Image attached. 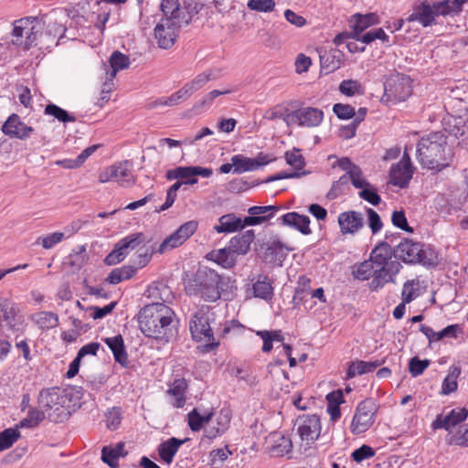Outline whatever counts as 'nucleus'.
Returning <instances> with one entry per match:
<instances>
[{
  "label": "nucleus",
  "mask_w": 468,
  "mask_h": 468,
  "mask_svg": "<svg viewBox=\"0 0 468 468\" xmlns=\"http://www.w3.org/2000/svg\"><path fill=\"white\" fill-rule=\"evenodd\" d=\"M203 6L197 0H183V5L178 0H162V17L154 30L158 47L164 49L172 48L181 27L189 25Z\"/></svg>",
  "instance_id": "1"
},
{
  "label": "nucleus",
  "mask_w": 468,
  "mask_h": 468,
  "mask_svg": "<svg viewBox=\"0 0 468 468\" xmlns=\"http://www.w3.org/2000/svg\"><path fill=\"white\" fill-rule=\"evenodd\" d=\"M139 327L147 337L168 342L176 333L174 311L162 303L145 305L139 312Z\"/></svg>",
  "instance_id": "2"
},
{
  "label": "nucleus",
  "mask_w": 468,
  "mask_h": 468,
  "mask_svg": "<svg viewBox=\"0 0 468 468\" xmlns=\"http://www.w3.org/2000/svg\"><path fill=\"white\" fill-rule=\"evenodd\" d=\"M443 132H433L420 139L417 144V159L422 167L441 171L452 163L454 153Z\"/></svg>",
  "instance_id": "3"
},
{
  "label": "nucleus",
  "mask_w": 468,
  "mask_h": 468,
  "mask_svg": "<svg viewBox=\"0 0 468 468\" xmlns=\"http://www.w3.org/2000/svg\"><path fill=\"white\" fill-rule=\"evenodd\" d=\"M468 0H442L431 4L428 0H419L412 6L411 14L407 17L408 23L418 22L423 27L436 23L439 16H446L458 14Z\"/></svg>",
  "instance_id": "4"
},
{
  "label": "nucleus",
  "mask_w": 468,
  "mask_h": 468,
  "mask_svg": "<svg viewBox=\"0 0 468 468\" xmlns=\"http://www.w3.org/2000/svg\"><path fill=\"white\" fill-rule=\"evenodd\" d=\"M222 282L220 275L207 267H199L186 283L188 295L199 296L206 302H216L221 296Z\"/></svg>",
  "instance_id": "5"
},
{
  "label": "nucleus",
  "mask_w": 468,
  "mask_h": 468,
  "mask_svg": "<svg viewBox=\"0 0 468 468\" xmlns=\"http://www.w3.org/2000/svg\"><path fill=\"white\" fill-rule=\"evenodd\" d=\"M214 314L208 305H202L192 315L189 323V330L193 339L197 342H205V351L215 350L219 342L216 341L210 323Z\"/></svg>",
  "instance_id": "6"
},
{
  "label": "nucleus",
  "mask_w": 468,
  "mask_h": 468,
  "mask_svg": "<svg viewBox=\"0 0 468 468\" xmlns=\"http://www.w3.org/2000/svg\"><path fill=\"white\" fill-rule=\"evenodd\" d=\"M38 405L47 414V418L54 422L62 421L68 415L69 398L64 390L54 387L42 389L38 396Z\"/></svg>",
  "instance_id": "7"
},
{
  "label": "nucleus",
  "mask_w": 468,
  "mask_h": 468,
  "mask_svg": "<svg viewBox=\"0 0 468 468\" xmlns=\"http://www.w3.org/2000/svg\"><path fill=\"white\" fill-rule=\"evenodd\" d=\"M393 252L396 259L401 260L405 263H420L425 266L436 264V257L431 250H426L424 244L410 239H403L393 249Z\"/></svg>",
  "instance_id": "8"
},
{
  "label": "nucleus",
  "mask_w": 468,
  "mask_h": 468,
  "mask_svg": "<svg viewBox=\"0 0 468 468\" xmlns=\"http://www.w3.org/2000/svg\"><path fill=\"white\" fill-rule=\"evenodd\" d=\"M295 426L301 440L300 449L306 452L320 437L322 431L320 417L316 414L302 415L297 418Z\"/></svg>",
  "instance_id": "9"
},
{
  "label": "nucleus",
  "mask_w": 468,
  "mask_h": 468,
  "mask_svg": "<svg viewBox=\"0 0 468 468\" xmlns=\"http://www.w3.org/2000/svg\"><path fill=\"white\" fill-rule=\"evenodd\" d=\"M151 239L143 232L133 233L119 240L114 249L106 256L104 262L107 265H115L122 261L129 252L141 244L149 243Z\"/></svg>",
  "instance_id": "10"
},
{
  "label": "nucleus",
  "mask_w": 468,
  "mask_h": 468,
  "mask_svg": "<svg viewBox=\"0 0 468 468\" xmlns=\"http://www.w3.org/2000/svg\"><path fill=\"white\" fill-rule=\"evenodd\" d=\"M377 411L378 407L373 399L359 402L350 425L351 432L357 435L367 431L373 425Z\"/></svg>",
  "instance_id": "11"
},
{
  "label": "nucleus",
  "mask_w": 468,
  "mask_h": 468,
  "mask_svg": "<svg viewBox=\"0 0 468 468\" xmlns=\"http://www.w3.org/2000/svg\"><path fill=\"white\" fill-rule=\"evenodd\" d=\"M410 77L403 74L391 75L385 82V96L388 100L398 102L407 100L412 92Z\"/></svg>",
  "instance_id": "12"
},
{
  "label": "nucleus",
  "mask_w": 468,
  "mask_h": 468,
  "mask_svg": "<svg viewBox=\"0 0 468 468\" xmlns=\"http://www.w3.org/2000/svg\"><path fill=\"white\" fill-rule=\"evenodd\" d=\"M198 223L196 220H190L181 225L174 233L165 238L157 247L160 254L171 250L187 240L197 229Z\"/></svg>",
  "instance_id": "13"
},
{
  "label": "nucleus",
  "mask_w": 468,
  "mask_h": 468,
  "mask_svg": "<svg viewBox=\"0 0 468 468\" xmlns=\"http://www.w3.org/2000/svg\"><path fill=\"white\" fill-rule=\"evenodd\" d=\"M288 118L292 121V124L296 123L299 126L313 128L321 124L324 112L318 108L303 107L292 111Z\"/></svg>",
  "instance_id": "14"
},
{
  "label": "nucleus",
  "mask_w": 468,
  "mask_h": 468,
  "mask_svg": "<svg viewBox=\"0 0 468 468\" xmlns=\"http://www.w3.org/2000/svg\"><path fill=\"white\" fill-rule=\"evenodd\" d=\"M271 161L272 158L263 153H259L255 158L246 157L241 154L233 155L231 157V162L234 165L233 172L236 174L255 171Z\"/></svg>",
  "instance_id": "15"
},
{
  "label": "nucleus",
  "mask_w": 468,
  "mask_h": 468,
  "mask_svg": "<svg viewBox=\"0 0 468 468\" xmlns=\"http://www.w3.org/2000/svg\"><path fill=\"white\" fill-rule=\"evenodd\" d=\"M1 130L5 135L20 140H27L34 131L33 127L27 126L16 113L7 118Z\"/></svg>",
  "instance_id": "16"
},
{
  "label": "nucleus",
  "mask_w": 468,
  "mask_h": 468,
  "mask_svg": "<svg viewBox=\"0 0 468 468\" xmlns=\"http://www.w3.org/2000/svg\"><path fill=\"white\" fill-rule=\"evenodd\" d=\"M400 268L401 264L398 261H393L389 265L384 266V268L376 267L374 278L369 283V289L371 291H378L388 282H394V278L399 273Z\"/></svg>",
  "instance_id": "17"
},
{
  "label": "nucleus",
  "mask_w": 468,
  "mask_h": 468,
  "mask_svg": "<svg viewBox=\"0 0 468 468\" xmlns=\"http://www.w3.org/2000/svg\"><path fill=\"white\" fill-rule=\"evenodd\" d=\"M338 224L343 234H355L364 227V216L355 210L345 211L339 214Z\"/></svg>",
  "instance_id": "18"
},
{
  "label": "nucleus",
  "mask_w": 468,
  "mask_h": 468,
  "mask_svg": "<svg viewBox=\"0 0 468 468\" xmlns=\"http://www.w3.org/2000/svg\"><path fill=\"white\" fill-rule=\"evenodd\" d=\"M468 417V410L465 408L452 410L451 412L442 417L439 414L435 420L432 422L431 427L433 430L444 429L451 431L452 428L464 421Z\"/></svg>",
  "instance_id": "19"
},
{
  "label": "nucleus",
  "mask_w": 468,
  "mask_h": 468,
  "mask_svg": "<svg viewBox=\"0 0 468 468\" xmlns=\"http://www.w3.org/2000/svg\"><path fill=\"white\" fill-rule=\"evenodd\" d=\"M35 16H26L14 22L12 32V43L16 46L24 48L25 43L29 41L31 31L34 28L33 22Z\"/></svg>",
  "instance_id": "20"
},
{
  "label": "nucleus",
  "mask_w": 468,
  "mask_h": 468,
  "mask_svg": "<svg viewBox=\"0 0 468 468\" xmlns=\"http://www.w3.org/2000/svg\"><path fill=\"white\" fill-rule=\"evenodd\" d=\"M319 58L321 69L325 74L335 71L345 61L344 52L335 48L324 50L320 53Z\"/></svg>",
  "instance_id": "21"
},
{
  "label": "nucleus",
  "mask_w": 468,
  "mask_h": 468,
  "mask_svg": "<svg viewBox=\"0 0 468 468\" xmlns=\"http://www.w3.org/2000/svg\"><path fill=\"white\" fill-rule=\"evenodd\" d=\"M264 245L265 251L263 253V260L267 263L282 265L287 256L288 249L277 239L269 240Z\"/></svg>",
  "instance_id": "22"
},
{
  "label": "nucleus",
  "mask_w": 468,
  "mask_h": 468,
  "mask_svg": "<svg viewBox=\"0 0 468 468\" xmlns=\"http://www.w3.org/2000/svg\"><path fill=\"white\" fill-rule=\"evenodd\" d=\"M230 419V410L228 409L221 410L212 425L205 430V436L208 439H214L222 435L229 429Z\"/></svg>",
  "instance_id": "23"
},
{
  "label": "nucleus",
  "mask_w": 468,
  "mask_h": 468,
  "mask_svg": "<svg viewBox=\"0 0 468 468\" xmlns=\"http://www.w3.org/2000/svg\"><path fill=\"white\" fill-rule=\"evenodd\" d=\"M112 179L122 187H128L135 183L132 174L131 164L129 161L117 162L112 165Z\"/></svg>",
  "instance_id": "24"
},
{
  "label": "nucleus",
  "mask_w": 468,
  "mask_h": 468,
  "mask_svg": "<svg viewBox=\"0 0 468 468\" xmlns=\"http://www.w3.org/2000/svg\"><path fill=\"white\" fill-rule=\"evenodd\" d=\"M220 77V69H210L198 75H197L190 82L183 86L184 90H187V95L190 97L195 91L204 87L209 80H217Z\"/></svg>",
  "instance_id": "25"
},
{
  "label": "nucleus",
  "mask_w": 468,
  "mask_h": 468,
  "mask_svg": "<svg viewBox=\"0 0 468 468\" xmlns=\"http://www.w3.org/2000/svg\"><path fill=\"white\" fill-rule=\"evenodd\" d=\"M378 16L375 13L366 15L356 14L352 16L353 39L359 40V35L367 27L378 24Z\"/></svg>",
  "instance_id": "26"
},
{
  "label": "nucleus",
  "mask_w": 468,
  "mask_h": 468,
  "mask_svg": "<svg viewBox=\"0 0 468 468\" xmlns=\"http://www.w3.org/2000/svg\"><path fill=\"white\" fill-rule=\"evenodd\" d=\"M393 256L392 247L387 242H381L371 251L369 260L372 261L375 268H384L393 261L391 260Z\"/></svg>",
  "instance_id": "27"
},
{
  "label": "nucleus",
  "mask_w": 468,
  "mask_h": 468,
  "mask_svg": "<svg viewBox=\"0 0 468 468\" xmlns=\"http://www.w3.org/2000/svg\"><path fill=\"white\" fill-rule=\"evenodd\" d=\"M413 172V169L407 168L405 165L395 164L390 168L389 182L393 186L404 188L408 186Z\"/></svg>",
  "instance_id": "28"
},
{
  "label": "nucleus",
  "mask_w": 468,
  "mask_h": 468,
  "mask_svg": "<svg viewBox=\"0 0 468 468\" xmlns=\"http://www.w3.org/2000/svg\"><path fill=\"white\" fill-rule=\"evenodd\" d=\"M254 237L255 235L252 229L247 230L241 235L233 237L229 241V250H232L235 255L247 254Z\"/></svg>",
  "instance_id": "29"
},
{
  "label": "nucleus",
  "mask_w": 468,
  "mask_h": 468,
  "mask_svg": "<svg viewBox=\"0 0 468 468\" xmlns=\"http://www.w3.org/2000/svg\"><path fill=\"white\" fill-rule=\"evenodd\" d=\"M282 221L283 225L292 227L304 235L311 233L309 228L310 218L308 216L289 212L282 217Z\"/></svg>",
  "instance_id": "30"
},
{
  "label": "nucleus",
  "mask_w": 468,
  "mask_h": 468,
  "mask_svg": "<svg viewBox=\"0 0 468 468\" xmlns=\"http://www.w3.org/2000/svg\"><path fill=\"white\" fill-rule=\"evenodd\" d=\"M187 441H189L188 438L180 440V439L172 437V438L163 441L158 446L159 456L161 457V459L164 462H165L167 463H171L174 459V456L177 452L179 447L181 445H183L185 442H186Z\"/></svg>",
  "instance_id": "31"
},
{
  "label": "nucleus",
  "mask_w": 468,
  "mask_h": 468,
  "mask_svg": "<svg viewBox=\"0 0 468 468\" xmlns=\"http://www.w3.org/2000/svg\"><path fill=\"white\" fill-rule=\"evenodd\" d=\"M44 17L45 16H35L33 22L34 28L31 31L30 39L25 43L23 48L25 50H28L33 47H38L40 49H44L43 30L46 27Z\"/></svg>",
  "instance_id": "32"
},
{
  "label": "nucleus",
  "mask_w": 468,
  "mask_h": 468,
  "mask_svg": "<svg viewBox=\"0 0 468 468\" xmlns=\"http://www.w3.org/2000/svg\"><path fill=\"white\" fill-rule=\"evenodd\" d=\"M65 32L66 27L61 24L55 21L48 24L46 23V27L43 30L44 49L49 48L52 45L57 46V38H61Z\"/></svg>",
  "instance_id": "33"
},
{
  "label": "nucleus",
  "mask_w": 468,
  "mask_h": 468,
  "mask_svg": "<svg viewBox=\"0 0 468 468\" xmlns=\"http://www.w3.org/2000/svg\"><path fill=\"white\" fill-rule=\"evenodd\" d=\"M104 342L112 350L115 361L126 367L129 361L122 335H118L113 337H107L104 339Z\"/></svg>",
  "instance_id": "34"
},
{
  "label": "nucleus",
  "mask_w": 468,
  "mask_h": 468,
  "mask_svg": "<svg viewBox=\"0 0 468 468\" xmlns=\"http://www.w3.org/2000/svg\"><path fill=\"white\" fill-rule=\"evenodd\" d=\"M218 233H230L242 229V219L235 214H226L218 218V224L214 226Z\"/></svg>",
  "instance_id": "35"
},
{
  "label": "nucleus",
  "mask_w": 468,
  "mask_h": 468,
  "mask_svg": "<svg viewBox=\"0 0 468 468\" xmlns=\"http://www.w3.org/2000/svg\"><path fill=\"white\" fill-rule=\"evenodd\" d=\"M127 454L124 452V443L118 442L115 447L104 446L101 450V460L107 463L111 468H118V459L121 456Z\"/></svg>",
  "instance_id": "36"
},
{
  "label": "nucleus",
  "mask_w": 468,
  "mask_h": 468,
  "mask_svg": "<svg viewBox=\"0 0 468 468\" xmlns=\"http://www.w3.org/2000/svg\"><path fill=\"white\" fill-rule=\"evenodd\" d=\"M207 259L213 261L223 268H231L236 263V255L229 250V246L218 250H212L207 255Z\"/></svg>",
  "instance_id": "37"
},
{
  "label": "nucleus",
  "mask_w": 468,
  "mask_h": 468,
  "mask_svg": "<svg viewBox=\"0 0 468 468\" xmlns=\"http://www.w3.org/2000/svg\"><path fill=\"white\" fill-rule=\"evenodd\" d=\"M187 383L185 378H176L171 384L167 393L174 397L173 406L176 408H182L186 403V390Z\"/></svg>",
  "instance_id": "38"
},
{
  "label": "nucleus",
  "mask_w": 468,
  "mask_h": 468,
  "mask_svg": "<svg viewBox=\"0 0 468 468\" xmlns=\"http://www.w3.org/2000/svg\"><path fill=\"white\" fill-rule=\"evenodd\" d=\"M109 62L112 68L111 72H107V74H109L108 80L110 81H112L118 71L127 69L131 63L128 56L117 50L112 52V54L110 57Z\"/></svg>",
  "instance_id": "39"
},
{
  "label": "nucleus",
  "mask_w": 468,
  "mask_h": 468,
  "mask_svg": "<svg viewBox=\"0 0 468 468\" xmlns=\"http://www.w3.org/2000/svg\"><path fill=\"white\" fill-rule=\"evenodd\" d=\"M32 321L39 329L48 330L58 326V316L52 312H38L32 316Z\"/></svg>",
  "instance_id": "40"
},
{
  "label": "nucleus",
  "mask_w": 468,
  "mask_h": 468,
  "mask_svg": "<svg viewBox=\"0 0 468 468\" xmlns=\"http://www.w3.org/2000/svg\"><path fill=\"white\" fill-rule=\"evenodd\" d=\"M461 371V367L457 366H452L449 368L448 375L443 379L441 384V394L450 395L451 393L457 390V378L460 377Z\"/></svg>",
  "instance_id": "41"
},
{
  "label": "nucleus",
  "mask_w": 468,
  "mask_h": 468,
  "mask_svg": "<svg viewBox=\"0 0 468 468\" xmlns=\"http://www.w3.org/2000/svg\"><path fill=\"white\" fill-rule=\"evenodd\" d=\"M292 442L289 437L279 436L270 447L269 452L273 457H282L292 452Z\"/></svg>",
  "instance_id": "42"
},
{
  "label": "nucleus",
  "mask_w": 468,
  "mask_h": 468,
  "mask_svg": "<svg viewBox=\"0 0 468 468\" xmlns=\"http://www.w3.org/2000/svg\"><path fill=\"white\" fill-rule=\"evenodd\" d=\"M135 271L136 269L130 265L115 268L110 272L106 278V282L111 284H118L124 280L132 278Z\"/></svg>",
  "instance_id": "43"
},
{
  "label": "nucleus",
  "mask_w": 468,
  "mask_h": 468,
  "mask_svg": "<svg viewBox=\"0 0 468 468\" xmlns=\"http://www.w3.org/2000/svg\"><path fill=\"white\" fill-rule=\"evenodd\" d=\"M47 417L42 409L30 408L26 418L20 420L17 428H35Z\"/></svg>",
  "instance_id": "44"
},
{
  "label": "nucleus",
  "mask_w": 468,
  "mask_h": 468,
  "mask_svg": "<svg viewBox=\"0 0 468 468\" xmlns=\"http://www.w3.org/2000/svg\"><path fill=\"white\" fill-rule=\"evenodd\" d=\"M105 423L108 430L113 431L120 428L122 420V410L120 407L108 409L104 413Z\"/></svg>",
  "instance_id": "45"
},
{
  "label": "nucleus",
  "mask_w": 468,
  "mask_h": 468,
  "mask_svg": "<svg viewBox=\"0 0 468 468\" xmlns=\"http://www.w3.org/2000/svg\"><path fill=\"white\" fill-rule=\"evenodd\" d=\"M379 366L378 361L375 362H366V361H356L351 363L349 368L347 370V378H351L356 375H362L366 373L372 372Z\"/></svg>",
  "instance_id": "46"
},
{
  "label": "nucleus",
  "mask_w": 468,
  "mask_h": 468,
  "mask_svg": "<svg viewBox=\"0 0 468 468\" xmlns=\"http://www.w3.org/2000/svg\"><path fill=\"white\" fill-rule=\"evenodd\" d=\"M253 292L255 297L261 299H270L273 294V288L266 276H261L253 284Z\"/></svg>",
  "instance_id": "47"
},
{
  "label": "nucleus",
  "mask_w": 468,
  "mask_h": 468,
  "mask_svg": "<svg viewBox=\"0 0 468 468\" xmlns=\"http://www.w3.org/2000/svg\"><path fill=\"white\" fill-rule=\"evenodd\" d=\"M213 413L208 412L205 415H201L197 409H194L187 415L188 418V425L193 431H200L203 426L207 423L211 418Z\"/></svg>",
  "instance_id": "48"
},
{
  "label": "nucleus",
  "mask_w": 468,
  "mask_h": 468,
  "mask_svg": "<svg viewBox=\"0 0 468 468\" xmlns=\"http://www.w3.org/2000/svg\"><path fill=\"white\" fill-rule=\"evenodd\" d=\"M44 112L46 115L53 116L61 122H74L76 121V118L70 115L66 110L53 103L46 105Z\"/></svg>",
  "instance_id": "49"
},
{
  "label": "nucleus",
  "mask_w": 468,
  "mask_h": 468,
  "mask_svg": "<svg viewBox=\"0 0 468 468\" xmlns=\"http://www.w3.org/2000/svg\"><path fill=\"white\" fill-rule=\"evenodd\" d=\"M20 437L19 428H8L0 432V452L10 448Z\"/></svg>",
  "instance_id": "50"
},
{
  "label": "nucleus",
  "mask_w": 468,
  "mask_h": 468,
  "mask_svg": "<svg viewBox=\"0 0 468 468\" xmlns=\"http://www.w3.org/2000/svg\"><path fill=\"white\" fill-rule=\"evenodd\" d=\"M187 90L186 91L184 88H181L179 90L175 92L169 97L166 98H160L154 102H153V107H155L157 105H164V106H174L179 104L182 101L186 100L189 98L187 95Z\"/></svg>",
  "instance_id": "51"
},
{
  "label": "nucleus",
  "mask_w": 468,
  "mask_h": 468,
  "mask_svg": "<svg viewBox=\"0 0 468 468\" xmlns=\"http://www.w3.org/2000/svg\"><path fill=\"white\" fill-rule=\"evenodd\" d=\"M375 269L376 268L372 261L367 260L361 262L357 266L356 270L353 271L352 273L356 279L367 281L371 277L374 278Z\"/></svg>",
  "instance_id": "52"
},
{
  "label": "nucleus",
  "mask_w": 468,
  "mask_h": 468,
  "mask_svg": "<svg viewBox=\"0 0 468 468\" xmlns=\"http://www.w3.org/2000/svg\"><path fill=\"white\" fill-rule=\"evenodd\" d=\"M154 252L159 253L155 244H152L151 246L144 245L137 250L134 263L140 268L144 267L150 261Z\"/></svg>",
  "instance_id": "53"
},
{
  "label": "nucleus",
  "mask_w": 468,
  "mask_h": 468,
  "mask_svg": "<svg viewBox=\"0 0 468 468\" xmlns=\"http://www.w3.org/2000/svg\"><path fill=\"white\" fill-rule=\"evenodd\" d=\"M64 238L65 234L63 232L57 231L44 237H38L35 244H41L45 250H50L55 245L61 242Z\"/></svg>",
  "instance_id": "54"
},
{
  "label": "nucleus",
  "mask_w": 468,
  "mask_h": 468,
  "mask_svg": "<svg viewBox=\"0 0 468 468\" xmlns=\"http://www.w3.org/2000/svg\"><path fill=\"white\" fill-rule=\"evenodd\" d=\"M359 197L367 201L373 206H378L381 202V197L377 192V188L368 182V186L361 188L358 194Z\"/></svg>",
  "instance_id": "55"
},
{
  "label": "nucleus",
  "mask_w": 468,
  "mask_h": 468,
  "mask_svg": "<svg viewBox=\"0 0 468 468\" xmlns=\"http://www.w3.org/2000/svg\"><path fill=\"white\" fill-rule=\"evenodd\" d=\"M291 112H290L289 109H282L281 106L277 105L272 109L269 110L268 112H266L264 118L270 121L282 119L289 126L292 124V121H290L288 118L290 117Z\"/></svg>",
  "instance_id": "56"
},
{
  "label": "nucleus",
  "mask_w": 468,
  "mask_h": 468,
  "mask_svg": "<svg viewBox=\"0 0 468 468\" xmlns=\"http://www.w3.org/2000/svg\"><path fill=\"white\" fill-rule=\"evenodd\" d=\"M274 0H249L247 7L251 11L270 13L274 10Z\"/></svg>",
  "instance_id": "57"
},
{
  "label": "nucleus",
  "mask_w": 468,
  "mask_h": 468,
  "mask_svg": "<svg viewBox=\"0 0 468 468\" xmlns=\"http://www.w3.org/2000/svg\"><path fill=\"white\" fill-rule=\"evenodd\" d=\"M349 179L347 175H343L337 181L333 183V186L327 193V197L335 199L338 196L342 195L346 188H348Z\"/></svg>",
  "instance_id": "58"
},
{
  "label": "nucleus",
  "mask_w": 468,
  "mask_h": 468,
  "mask_svg": "<svg viewBox=\"0 0 468 468\" xmlns=\"http://www.w3.org/2000/svg\"><path fill=\"white\" fill-rule=\"evenodd\" d=\"M193 176L192 166H178L166 171L165 178L169 181L174 179H185Z\"/></svg>",
  "instance_id": "59"
},
{
  "label": "nucleus",
  "mask_w": 468,
  "mask_h": 468,
  "mask_svg": "<svg viewBox=\"0 0 468 468\" xmlns=\"http://www.w3.org/2000/svg\"><path fill=\"white\" fill-rule=\"evenodd\" d=\"M285 160L289 165L296 170H302L305 165L303 156L300 154V150L296 148L285 153Z\"/></svg>",
  "instance_id": "60"
},
{
  "label": "nucleus",
  "mask_w": 468,
  "mask_h": 468,
  "mask_svg": "<svg viewBox=\"0 0 468 468\" xmlns=\"http://www.w3.org/2000/svg\"><path fill=\"white\" fill-rule=\"evenodd\" d=\"M418 285H419V281H415V280H410L404 283L403 289H402V293H401L402 302H404L406 303H410L411 301H413L418 296L417 289L415 288V286H418Z\"/></svg>",
  "instance_id": "61"
},
{
  "label": "nucleus",
  "mask_w": 468,
  "mask_h": 468,
  "mask_svg": "<svg viewBox=\"0 0 468 468\" xmlns=\"http://www.w3.org/2000/svg\"><path fill=\"white\" fill-rule=\"evenodd\" d=\"M429 365L430 361L428 359L420 360L417 356H414L410 360L409 371L412 377H418L424 372Z\"/></svg>",
  "instance_id": "62"
},
{
  "label": "nucleus",
  "mask_w": 468,
  "mask_h": 468,
  "mask_svg": "<svg viewBox=\"0 0 468 468\" xmlns=\"http://www.w3.org/2000/svg\"><path fill=\"white\" fill-rule=\"evenodd\" d=\"M391 221H392V224L394 226H396L397 228H399L406 232H409V233L413 232V229L411 227H410L408 224V220L405 216V212L403 210L393 211L392 216H391Z\"/></svg>",
  "instance_id": "63"
},
{
  "label": "nucleus",
  "mask_w": 468,
  "mask_h": 468,
  "mask_svg": "<svg viewBox=\"0 0 468 468\" xmlns=\"http://www.w3.org/2000/svg\"><path fill=\"white\" fill-rule=\"evenodd\" d=\"M333 112L342 120H349L355 115V108L350 104L335 103L333 106Z\"/></svg>",
  "instance_id": "64"
}]
</instances>
